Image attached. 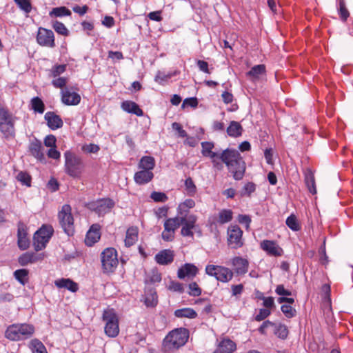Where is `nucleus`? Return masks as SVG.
<instances>
[{
  "instance_id": "nucleus-1",
  "label": "nucleus",
  "mask_w": 353,
  "mask_h": 353,
  "mask_svg": "<svg viewBox=\"0 0 353 353\" xmlns=\"http://www.w3.org/2000/svg\"><path fill=\"white\" fill-rule=\"evenodd\" d=\"M219 158L227 165L235 180L243 179L245 171V163L239 151L227 148L220 154Z\"/></svg>"
},
{
  "instance_id": "nucleus-2",
  "label": "nucleus",
  "mask_w": 353,
  "mask_h": 353,
  "mask_svg": "<svg viewBox=\"0 0 353 353\" xmlns=\"http://www.w3.org/2000/svg\"><path fill=\"white\" fill-rule=\"evenodd\" d=\"M65 172L71 177L79 178L84 170V163L81 157L67 150L64 152Z\"/></svg>"
},
{
  "instance_id": "nucleus-3",
  "label": "nucleus",
  "mask_w": 353,
  "mask_h": 353,
  "mask_svg": "<svg viewBox=\"0 0 353 353\" xmlns=\"http://www.w3.org/2000/svg\"><path fill=\"white\" fill-rule=\"evenodd\" d=\"M34 332L33 325L28 323H17L8 326L5 335L8 339L17 341L30 338Z\"/></svg>"
},
{
  "instance_id": "nucleus-4",
  "label": "nucleus",
  "mask_w": 353,
  "mask_h": 353,
  "mask_svg": "<svg viewBox=\"0 0 353 353\" xmlns=\"http://www.w3.org/2000/svg\"><path fill=\"white\" fill-rule=\"evenodd\" d=\"M189 337L186 328H177L171 331L163 340V346L168 350L178 349L184 345Z\"/></svg>"
},
{
  "instance_id": "nucleus-5",
  "label": "nucleus",
  "mask_w": 353,
  "mask_h": 353,
  "mask_svg": "<svg viewBox=\"0 0 353 353\" xmlns=\"http://www.w3.org/2000/svg\"><path fill=\"white\" fill-rule=\"evenodd\" d=\"M16 119L8 108L0 110V132L6 139L15 137Z\"/></svg>"
},
{
  "instance_id": "nucleus-6",
  "label": "nucleus",
  "mask_w": 353,
  "mask_h": 353,
  "mask_svg": "<svg viewBox=\"0 0 353 353\" xmlns=\"http://www.w3.org/2000/svg\"><path fill=\"white\" fill-rule=\"evenodd\" d=\"M105 322V334L111 338H114L119 333V318L113 309L105 310L102 315Z\"/></svg>"
},
{
  "instance_id": "nucleus-7",
  "label": "nucleus",
  "mask_w": 353,
  "mask_h": 353,
  "mask_svg": "<svg viewBox=\"0 0 353 353\" xmlns=\"http://www.w3.org/2000/svg\"><path fill=\"white\" fill-rule=\"evenodd\" d=\"M54 233L51 225H43L34 234L33 245L36 251L44 249Z\"/></svg>"
},
{
  "instance_id": "nucleus-8",
  "label": "nucleus",
  "mask_w": 353,
  "mask_h": 353,
  "mask_svg": "<svg viewBox=\"0 0 353 353\" xmlns=\"http://www.w3.org/2000/svg\"><path fill=\"white\" fill-rule=\"evenodd\" d=\"M101 263L104 273L113 272L119 263L117 250L113 248L105 249L101 253Z\"/></svg>"
},
{
  "instance_id": "nucleus-9",
  "label": "nucleus",
  "mask_w": 353,
  "mask_h": 353,
  "mask_svg": "<svg viewBox=\"0 0 353 353\" xmlns=\"http://www.w3.org/2000/svg\"><path fill=\"white\" fill-rule=\"evenodd\" d=\"M205 273L211 276H214L218 281L228 283L231 281L234 276V272L228 268L208 265L205 267Z\"/></svg>"
},
{
  "instance_id": "nucleus-10",
  "label": "nucleus",
  "mask_w": 353,
  "mask_h": 353,
  "mask_svg": "<svg viewBox=\"0 0 353 353\" xmlns=\"http://www.w3.org/2000/svg\"><path fill=\"white\" fill-rule=\"evenodd\" d=\"M70 205L65 204L58 213L59 223L63 231L69 236L74 233V219Z\"/></svg>"
},
{
  "instance_id": "nucleus-11",
  "label": "nucleus",
  "mask_w": 353,
  "mask_h": 353,
  "mask_svg": "<svg viewBox=\"0 0 353 353\" xmlns=\"http://www.w3.org/2000/svg\"><path fill=\"white\" fill-rule=\"evenodd\" d=\"M86 206L90 210L94 212L99 216H101L110 211L114 206V202L109 198H105L89 202Z\"/></svg>"
},
{
  "instance_id": "nucleus-12",
  "label": "nucleus",
  "mask_w": 353,
  "mask_h": 353,
  "mask_svg": "<svg viewBox=\"0 0 353 353\" xmlns=\"http://www.w3.org/2000/svg\"><path fill=\"white\" fill-rule=\"evenodd\" d=\"M228 244L232 249H238L243 246V231L236 225H230L228 229Z\"/></svg>"
},
{
  "instance_id": "nucleus-13",
  "label": "nucleus",
  "mask_w": 353,
  "mask_h": 353,
  "mask_svg": "<svg viewBox=\"0 0 353 353\" xmlns=\"http://www.w3.org/2000/svg\"><path fill=\"white\" fill-rule=\"evenodd\" d=\"M37 41L41 46L48 48H54V34L51 30L42 27L39 28L37 35Z\"/></svg>"
},
{
  "instance_id": "nucleus-14",
  "label": "nucleus",
  "mask_w": 353,
  "mask_h": 353,
  "mask_svg": "<svg viewBox=\"0 0 353 353\" xmlns=\"http://www.w3.org/2000/svg\"><path fill=\"white\" fill-rule=\"evenodd\" d=\"M28 228L26 225L19 221L17 223V245L21 250H26L30 246V240L28 237Z\"/></svg>"
},
{
  "instance_id": "nucleus-15",
  "label": "nucleus",
  "mask_w": 353,
  "mask_h": 353,
  "mask_svg": "<svg viewBox=\"0 0 353 353\" xmlns=\"http://www.w3.org/2000/svg\"><path fill=\"white\" fill-rule=\"evenodd\" d=\"M231 264L233 267V272L236 276H242L248 272L249 261L241 256H235L232 259Z\"/></svg>"
},
{
  "instance_id": "nucleus-16",
  "label": "nucleus",
  "mask_w": 353,
  "mask_h": 353,
  "mask_svg": "<svg viewBox=\"0 0 353 353\" xmlns=\"http://www.w3.org/2000/svg\"><path fill=\"white\" fill-rule=\"evenodd\" d=\"M260 248L270 256H280L283 254V249L274 241L263 240L260 243Z\"/></svg>"
},
{
  "instance_id": "nucleus-17",
  "label": "nucleus",
  "mask_w": 353,
  "mask_h": 353,
  "mask_svg": "<svg viewBox=\"0 0 353 353\" xmlns=\"http://www.w3.org/2000/svg\"><path fill=\"white\" fill-rule=\"evenodd\" d=\"M61 101L66 105H77L81 101V96L69 88H64L61 91Z\"/></svg>"
},
{
  "instance_id": "nucleus-18",
  "label": "nucleus",
  "mask_w": 353,
  "mask_h": 353,
  "mask_svg": "<svg viewBox=\"0 0 353 353\" xmlns=\"http://www.w3.org/2000/svg\"><path fill=\"white\" fill-rule=\"evenodd\" d=\"M101 226L99 224L95 223L91 225L88 231L85 239V243L88 246H92L101 238Z\"/></svg>"
},
{
  "instance_id": "nucleus-19",
  "label": "nucleus",
  "mask_w": 353,
  "mask_h": 353,
  "mask_svg": "<svg viewBox=\"0 0 353 353\" xmlns=\"http://www.w3.org/2000/svg\"><path fill=\"white\" fill-rule=\"evenodd\" d=\"M44 118L48 126L52 130L61 128L63 125L61 118L53 112H47Z\"/></svg>"
},
{
  "instance_id": "nucleus-20",
  "label": "nucleus",
  "mask_w": 353,
  "mask_h": 353,
  "mask_svg": "<svg viewBox=\"0 0 353 353\" xmlns=\"http://www.w3.org/2000/svg\"><path fill=\"white\" fill-rule=\"evenodd\" d=\"M198 273V268L192 263H185L181 266L177 272V276L180 279L185 277L194 278Z\"/></svg>"
},
{
  "instance_id": "nucleus-21",
  "label": "nucleus",
  "mask_w": 353,
  "mask_h": 353,
  "mask_svg": "<svg viewBox=\"0 0 353 353\" xmlns=\"http://www.w3.org/2000/svg\"><path fill=\"white\" fill-rule=\"evenodd\" d=\"M201 154L203 157H209L212 160V163L214 165L217 164L215 162V158H219L220 154L213 152L212 149L214 147V143L209 141H204L201 143Z\"/></svg>"
},
{
  "instance_id": "nucleus-22",
  "label": "nucleus",
  "mask_w": 353,
  "mask_h": 353,
  "mask_svg": "<svg viewBox=\"0 0 353 353\" xmlns=\"http://www.w3.org/2000/svg\"><path fill=\"white\" fill-rule=\"evenodd\" d=\"M154 178V174L150 170H141L137 172L134 176V180L138 185L148 183Z\"/></svg>"
},
{
  "instance_id": "nucleus-23",
  "label": "nucleus",
  "mask_w": 353,
  "mask_h": 353,
  "mask_svg": "<svg viewBox=\"0 0 353 353\" xmlns=\"http://www.w3.org/2000/svg\"><path fill=\"white\" fill-rule=\"evenodd\" d=\"M155 260L160 265L171 263L174 260L173 252L170 250H163L156 254Z\"/></svg>"
},
{
  "instance_id": "nucleus-24",
  "label": "nucleus",
  "mask_w": 353,
  "mask_h": 353,
  "mask_svg": "<svg viewBox=\"0 0 353 353\" xmlns=\"http://www.w3.org/2000/svg\"><path fill=\"white\" fill-rule=\"evenodd\" d=\"M54 284L58 288H65L72 292H76L79 290L78 284L70 279L56 280Z\"/></svg>"
},
{
  "instance_id": "nucleus-25",
  "label": "nucleus",
  "mask_w": 353,
  "mask_h": 353,
  "mask_svg": "<svg viewBox=\"0 0 353 353\" xmlns=\"http://www.w3.org/2000/svg\"><path fill=\"white\" fill-rule=\"evenodd\" d=\"M121 108L128 113L134 114L141 117L143 114V110L139 106L132 101H125L121 103Z\"/></svg>"
},
{
  "instance_id": "nucleus-26",
  "label": "nucleus",
  "mask_w": 353,
  "mask_h": 353,
  "mask_svg": "<svg viewBox=\"0 0 353 353\" xmlns=\"http://www.w3.org/2000/svg\"><path fill=\"white\" fill-rule=\"evenodd\" d=\"M180 216V220H181V225H182V227L196 230L197 228V216L196 215L191 214Z\"/></svg>"
},
{
  "instance_id": "nucleus-27",
  "label": "nucleus",
  "mask_w": 353,
  "mask_h": 353,
  "mask_svg": "<svg viewBox=\"0 0 353 353\" xmlns=\"http://www.w3.org/2000/svg\"><path fill=\"white\" fill-rule=\"evenodd\" d=\"M305 176V183L310 191L312 194H315L316 193V184L314 173L311 169L307 168L304 172Z\"/></svg>"
},
{
  "instance_id": "nucleus-28",
  "label": "nucleus",
  "mask_w": 353,
  "mask_h": 353,
  "mask_svg": "<svg viewBox=\"0 0 353 353\" xmlns=\"http://www.w3.org/2000/svg\"><path fill=\"white\" fill-rule=\"evenodd\" d=\"M139 230L137 227H130L126 231L125 245L128 248L133 245L138 240Z\"/></svg>"
},
{
  "instance_id": "nucleus-29",
  "label": "nucleus",
  "mask_w": 353,
  "mask_h": 353,
  "mask_svg": "<svg viewBox=\"0 0 353 353\" xmlns=\"http://www.w3.org/2000/svg\"><path fill=\"white\" fill-rule=\"evenodd\" d=\"M266 68L263 64L256 65L246 73V76L253 80L259 79L261 76L265 75Z\"/></svg>"
},
{
  "instance_id": "nucleus-30",
  "label": "nucleus",
  "mask_w": 353,
  "mask_h": 353,
  "mask_svg": "<svg viewBox=\"0 0 353 353\" xmlns=\"http://www.w3.org/2000/svg\"><path fill=\"white\" fill-rule=\"evenodd\" d=\"M154 166L155 160L154 158L151 156H144L141 157L138 163V168L143 170L152 171L154 168Z\"/></svg>"
},
{
  "instance_id": "nucleus-31",
  "label": "nucleus",
  "mask_w": 353,
  "mask_h": 353,
  "mask_svg": "<svg viewBox=\"0 0 353 353\" xmlns=\"http://www.w3.org/2000/svg\"><path fill=\"white\" fill-rule=\"evenodd\" d=\"M29 149L31 154L37 159L39 161L44 159V155L42 152L41 143L39 141L36 140L35 141L32 142L30 145Z\"/></svg>"
},
{
  "instance_id": "nucleus-32",
  "label": "nucleus",
  "mask_w": 353,
  "mask_h": 353,
  "mask_svg": "<svg viewBox=\"0 0 353 353\" xmlns=\"http://www.w3.org/2000/svg\"><path fill=\"white\" fill-rule=\"evenodd\" d=\"M174 316L177 318H188L193 319L196 318V312L190 307L178 309L174 311Z\"/></svg>"
},
{
  "instance_id": "nucleus-33",
  "label": "nucleus",
  "mask_w": 353,
  "mask_h": 353,
  "mask_svg": "<svg viewBox=\"0 0 353 353\" xmlns=\"http://www.w3.org/2000/svg\"><path fill=\"white\" fill-rule=\"evenodd\" d=\"M181 216L178 215L174 218H168L164 222V228L167 230L175 232V230L179 228L181 225Z\"/></svg>"
},
{
  "instance_id": "nucleus-34",
  "label": "nucleus",
  "mask_w": 353,
  "mask_h": 353,
  "mask_svg": "<svg viewBox=\"0 0 353 353\" xmlns=\"http://www.w3.org/2000/svg\"><path fill=\"white\" fill-rule=\"evenodd\" d=\"M39 260V258L34 252H27L22 254L18 259V262L21 266H26L29 263H34Z\"/></svg>"
},
{
  "instance_id": "nucleus-35",
  "label": "nucleus",
  "mask_w": 353,
  "mask_h": 353,
  "mask_svg": "<svg viewBox=\"0 0 353 353\" xmlns=\"http://www.w3.org/2000/svg\"><path fill=\"white\" fill-rule=\"evenodd\" d=\"M195 206V202L192 199H187L181 203L177 208L178 215L189 214V209H192Z\"/></svg>"
},
{
  "instance_id": "nucleus-36",
  "label": "nucleus",
  "mask_w": 353,
  "mask_h": 353,
  "mask_svg": "<svg viewBox=\"0 0 353 353\" xmlns=\"http://www.w3.org/2000/svg\"><path fill=\"white\" fill-rule=\"evenodd\" d=\"M243 131L242 126L236 121H231L227 128V133L230 137H238L241 135Z\"/></svg>"
},
{
  "instance_id": "nucleus-37",
  "label": "nucleus",
  "mask_w": 353,
  "mask_h": 353,
  "mask_svg": "<svg viewBox=\"0 0 353 353\" xmlns=\"http://www.w3.org/2000/svg\"><path fill=\"white\" fill-rule=\"evenodd\" d=\"M161 281V275L157 269H152L146 274L145 283L146 284H155Z\"/></svg>"
},
{
  "instance_id": "nucleus-38",
  "label": "nucleus",
  "mask_w": 353,
  "mask_h": 353,
  "mask_svg": "<svg viewBox=\"0 0 353 353\" xmlns=\"http://www.w3.org/2000/svg\"><path fill=\"white\" fill-rule=\"evenodd\" d=\"M219 348L224 353H232L236 350V345L233 341L229 339H225L220 342Z\"/></svg>"
},
{
  "instance_id": "nucleus-39",
  "label": "nucleus",
  "mask_w": 353,
  "mask_h": 353,
  "mask_svg": "<svg viewBox=\"0 0 353 353\" xmlns=\"http://www.w3.org/2000/svg\"><path fill=\"white\" fill-rule=\"evenodd\" d=\"M233 217V212L230 209H223L221 210L217 216L216 222L220 224H224L230 222Z\"/></svg>"
},
{
  "instance_id": "nucleus-40",
  "label": "nucleus",
  "mask_w": 353,
  "mask_h": 353,
  "mask_svg": "<svg viewBox=\"0 0 353 353\" xmlns=\"http://www.w3.org/2000/svg\"><path fill=\"white\" fill-rule=\"evenodd\" d=\"M184 185L185 194L188 196L192 197L196 194L197 188L191 177L189 176L185 180Z\"/></svg>"
},
{
  "instance_id": "nucleus-41",
  "label": "nucleus",
  "mask_w": 353,
  "mask_h": 353,
  "mask_svg": "<svg viewBox=\"0 0 353 353\" xmlns=\"http://www.w3.org/2000/svg\"><path fill=\"white\" fill-rule=\"evenodd\" d=\"M29 271L26 269H19L14 272V277L21 284L25 285L28 280Z\"/></svg>"
},
{
  "instance_id": "nucleus-42",
  "label": "nucleus",
  "mask_w": 353,
  "mask_h": 353,
  "mask_svg": "<svg viewBox=\"0 0 353 353\" xmlns=\"http://www.w3.org/2000/svg\"><path fill=\"white\" fill-rule=\"evenodd\" d=\"M32 353H48L44 345L38 339H33L30 343Z\"/></svg>"
},
{
  "instance_id": "nucleus-43",
  "label": "nucleus",
  "mask_w": 353,
  "mask_h": 353,
  "mask_svg": "<svg viewBox=\"0 0 353 353\" xmlns=\"http://www.w3.org/2000/svg\"><path fill=\"white\" fill-rule=\"evenodd\" d=\"M337 10L341 19L343 21H346L350 16V12L346 7L345 0H339Z\"/></svg>"
},
{
  "instance_id": "nucleus-44",
  "label": "nucleus",
  "mask_w": 353,
  "mask_h": 353,
  "mask_svg": "<svg viewBox=\"0 0 353 353\" xmlns=\"http://www.w3.org/2000/svg\"><path fill=\"white\" fill-rule=\"evenodd\" d=\"M32 109L38 113L42 114L45 110V105L43 101L38 97H33L31 99Z\"/></svg>"
},
{
  "instance_id": "nucleus-45",
  "label": "nucleus",
  "mask_w": 353,
  "mask_h": 353,
  "mask_svg": "<svg viewBox=\"0 0 353 353\" xmlns=\"http://www.w3.org/2000/svg\"><path fill=\"white\" fill-rule=\"evenodd\" d=\"M285 223L289 228L294 232L299 231L301 228L300 223H299L296 216L294 214L290 215L286 221Z\"/></svg>"
},
{
  "instance_id": "nucleus-46",
  "label": "nucleus",
  "mask_w": 353,
  "mask_h": 353,
  "mask_svg": "<svg viewBox=\"0 0 353 353\" xmlns=\"http://www.w3.org/2000/svg\"><path fill=\"white\" fill-rule=\"evenodd\" d=\"M66 67L65 64H56L53 65L49 71V76L53 78L59 77L65 72Z\"/></svg>"
},
{
  "instance_id": "nucleus-47",
  "label": "nucleus",
  "mask_w": 353,
  "mask_h": 353,
  "mask_svg": "<svg viewBox=\"0 0 353 353\" xmlns=\"http://www.w3.org/2000/svg\"><path fill=\"white\" fill-rule=\"evenodd\" d=\"M158 303L157 294L154 290H150V293L145 295V304L148 307H154Z\"/></svg>"
},
{
  "instance_id": "nucleus-48",
  "label": "nucleus",
  "mask_w": 353,
  "mask_h": 353,
  "mask_svg": "<svg viewBox=\"0 0 353 353\" xmlns=\"http://www.w3.org/2000/svg\"><path fill=\"white\" fill-rule=\"evenodd\" d=\"M70 14H71L70 10L64 6L54 8L50 12V17L55 16V17H64V16H69Z\"/></svg>"
},
{
  "instance_id": "nucleus-49",
  "label": "nucleus",
  "mask_w": 353,
  "mask_h": 353,
  "mask_svg": "<svg viewBox=\"0 0 353 353\" xmlns=\"http://www.w3.org/2000/svg\"><path fill=\"white\" fill-rule=\"evenodd\" d=\"M19 8L24 11L26 14H29L32 10V5L29 0H14Z\"/></svg>"
},
{
  "instance_id": "nucleus-50",
  "label": "nucleus",
  "mask_w": 353,
  "mask_h": 353,
  "mask_svg": "<svg viewBox=\"0 0 353 353\" xmlns=\"http://www.w3.org/2000/svg\"><path fill=\"white\" fill-rule=\"evenodd\" d=\"M256 190V185L252 182H248L243 186L241 192V196H250L251 194Z\"/></svg>"
},
{
  "instance_id": "nucleus-51",
  "label": "nucleus",
  "mask_w": 353,
  "mask_h": 353,
  "mask_svg": "<svg viewBox=\"0 0 353 353\" xmlns=\"http://www.w3.org/2000/svg\"><path fill=\"white\" fill-rule=\"evenodd\" d=\"M274 334L280 339H285L288 335V327L283 324L276 326Z\"/></svg>"
},
{
  "instance_id": "nucleus-52",
  "label": "nucleus",
  "mask_w": 353,
  "mask_h": 353,
  "mask_svg": "<svg viewBox=\"0 0 353 353\" xmlns=\"http://www.w3.org/2000/svg\"><path fill=\"white\" fill-rule=\"evenodd\" d=\"M150 198L155 202H166L168 196L164 192L154 191L150 194Z\"/></svg>"
},
{
  "instance_id": "nucleus-53",
  "label": "nucleus",
  "mask_w": 353,
  "mask_h": 353,
  "mask_svg": "<svg viewBox=\"0 0 353 353\" xmlns=\"http://www.w3.org/2000/svg\"><path fill=\"white\" fill-rule=\"evenodd\" d=\"M281 310L283 314L287 318H292L296 315V311L294 308H293L291 305L283 304L281 305Z\"/></svg>"
},
{
  "instance_id": "nucleus-54",
  "label": "nucleus",
  "mask_w": 353,
  "mask_h": 353,
  "mask_svg": "<svg viewBox=\"0 0 353 353\" xmlns=\"http://www.w3.org/2000/svg\"><path fill=\"white\" fill-rule=\"evenodd\" d=\"M68 82L66 77H56L52 81V85L56 88H61V90L66 88L65 85Z\"/></svg>"
},
{
  "instance_id": "nucleus-55",
  "label": "nucleus",
  "mask_w": 353,
  "mask_h": 353,
  "mask_svg": "<svg viewBox=\"0 0 353 353\" xmlns=\"http://www.w3.org/2000/svg\"><path fill=\"white\" fill-rule=\"evenodd\" d=\"M17 179L23 185L30 186L31 176L26 172H20L17 176Z\"/></svg>"
},
{
  "instance_id": "nucleus-56",
  "label": "nucleus",
  "mask_w": 353,
  "mask_h": 353,
  "mask_svg": "<svg viewBox=\"0 0 353 353\" xmlns=\"http://www.w3.org/2000/svg\"><path fill=\"white\" fill-rule=\"evenodd\" d=\"M52 27L57 33L61 35H68V31L63 23L56 21L53 23Z\"/></svg>"
},
{
  "instance_id": "nucleus-57",
  "label": "nucleus",
  "mask_w": 353,
  "mask_h": 353,
  "mask_svg": "<svg viewBox=\"0 0 353 353\" xmlns=\"http://www.w3.org/2000/svg\"><path fill=\"white\" fill-rule=\"evenodd\" d=\"M189 292L190 296H198L201 294V289L199 287L196 282L190 283L188 285Z\"/></svg>"
},
{
  "instance_id": "nucleus-58",
  "label": "nucleus",
  "mask_w": 353,
  "mask_h": 353,
  "mask_svg": "<svg viewBox=\"0 0 353 353\" xmlns=\"http://www.w3.org/2000/svg\"><path fill=\"white\" fill-rule=\"evenodd\" d=\"M198 105V100L196 97H190L185 99L181 105V108L184 109L186 106L196 108Z\"/></svg>"
},
{
  "instance_id": "nucleus-59",
  "label": "nucleus",
  "mask_w": 353,
  "mask_h": 353,
  "mask_svg": "<svg viewBox=\"0 0 353 353\" xmlns=\"http://www.w3.org/2000/svg\"><path fill=\"white\" fill-rule=\"evenodd\" d=\"M319 253L321 254L319 261L322 265H326L328 263V256L326 254L325 251V241H324L323 245L319 249Z\"/></svg>"
},
{
  "instance_id": "nucleus-60",
  "label": "nucleus",
  "mask_w": 353,
  "mask_h": 353,
  "mask_svg": "<svg viewBox=\"0 0 353 353\" xmlns=\"http://www.w3.org/2000/svg\"><path fill=\"white\" fill-rule=\"evenodd\" d=\"M172 128L174 130L178 132V136L179 137L184 138L188 137L186 131L182 128L180 123L174 122L172 124Z\"/></svg>"
},
{
  "instance_id": "nucleus-61",
  "label": "nucleus",
  "mask_w": 353,
  "mask_h": 353,
  "mask_svg": "<svg viewBox=\"0 0 353 353\" xmlns=\"http://www.w3.org/2000/svg\"><path fill=\"white\" fill-rule=\"evenodd\" d=\"M56 141H57V139H56L55 136H54L52 134H50V135L46 136V138L44 139V145L46 147H50V148H56Z\"/></svg>"
},
{
  "instance_id": "nucleus-62",
  "label": "nucleus",
  "mask_w": 353,
  "mask_h": 353,
  "mask_svg": "<svg viewBox=\"0 0 353 353\" xmlns=\"http://www.w3.org/2000/svg\"><path fill=\"white\" fill-rule=\"evenodd\" d=\"M271 314V312L268 309H260L259 312L255 316V320L256 321H261L269 316Z\"/></svg>"
},
{
  "instance_id": "nucleus-63",
  "label": "nucleus",
  "mask_w": 353,
  "mask_h": 353,
  "mask_svg": "<svg viewBox=\"0 0 353 353\" xmlns=\"http://www.w3.org/2000/svg\"><path fill=\"white\" fill-rule=\"evenodd\" d=\"M244 287L243 284L232 285L231 286L232 296H237L242 294Z\"/></svg>"
},
{
  "instance_id": "nucleus-64",
  "label": "nucleus",
  "mask_w": 353,
  "mask_h": 353,
  "mask_svg": "<svg viewBox=\"0 0 353 353\" xmlns=\"http://www.w3.org/2000/svg\"><path fill=\"white\" fill-rule=\"evenodd\" d=\"M108 58L111 59L113 61L123 59V53L120 51H109Z\"/></svg>"
}]
</instances>
